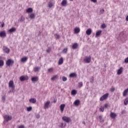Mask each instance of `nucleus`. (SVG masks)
Returning <instances> with one entry per match:
<instances>
[{"label": "nucleus", "instance_id": "nucleus-1", "mask_svg": "<svg viewBox=\"0 0 128 128\" xmlns=\"http://www.w3.org/2000/svg\"><path fill=\"white\" fill-rule=\"evenodd\" d=\"M108 94H109L108 93H106V94H104V95H103L100 98V102H102L103 100H106V98H108Z\"/></svg>", "mask_w": 128, "mask_h": 128}, {"label": "nucleus", "instance_id": "nucleus-2", "mask_svg": "<svg viewBox=\"0 0 128 128\" xmlns=\"http://www.w3.org/2000/svg\"><path fill=\"white\" fill-rule=\"evenodd\" d=\"M8 86L12 88V92H14V81L10 80L9 82Z\"/></svg>", "mask_w": 128, "mask_h": 128}, {"label": "nucleus", "instance_id": "nucleus-3", "mask_svg": "<svg viewBox=\"0 0 128 128\" xmlns=\"http://www.w3.org/2000/svg\"><path fill=\"white\" fill-rule=\"evenodd\" d=\"M20 82H24V80H28V76H22L20 78Z\"/></svg>", "mask_w": 128, "mask_h": 128}, {"label": "nucleus", "instance_id": "nucleus-4", "mask_svg": "<svg viewBox=\"0 0 128 128\" xmlns=\"http://www.w3.org/2000/svg\"><path fill=\"white\" fill-rule=\"evenodd\" d=\"M92 57L90 56H86L84 59V61L86 64H90V62Z\"/></svg>", "mask_w": 128, "mask_h": 128}, {"label": "nucleus", "instance_id": "nucleus-5", "mask_svg": "<svg viewBox=\"0 0 128 128\" xmlns=\"http://www.w3.org/2000/svg\"><path fill=\"white\" fill-rule=\"evenodd\" d=\"M4 120L6 122H8L10 120H12V116H10L8 115H4Z\"/></svg>", "mask_w": 128, "mask_h": 128}, {"label": "nucleus", "instance_id": "nucleus-6", "mask_svg": "<svg viewBox=\"0 0 128 128\" xmlns=\"http://www.w3.org/2000/svg\"><path fill=\"white\" fill-rule=\"evenodd\" d=\"M50 102L49 100H48L44 104V110H48V108H50Z\"/></svg>", "mask_w": 128, "mask_h": 128}, {"label": "nucleus", "instance_id": "nucleus-7", "mask_svg": "<svg viewBox=\"0 0 128 128\" xmlns=\"http://www.w3.org/2000/svg\"><path fill=\"white\" fill-rule=\"evenodd\" d=\"M6 64L8 66H12V64H14V60H12V59H8L6 62Z\"/></svg>", "mask_w": 128, "mask_h": 128}, {"label": "nucleus", "instance_id": "nucleus-8", "mask_svg": "<svg viewBox=\"0 0 128 128\" xmlns=\"http://www.w3.org/2000/svg\"><path fill=\"white\" fill-rule=\"evenodd\" d=\"M62 120L66 122H70V117H68L66 116H64L62 118Z\"/></svg>", "mask_w": 128, "mask_h": 128}, {"label": "nucleus", "instance_id": "nucleus-9", "mask_svg": "<svg viewBox=\"0 0 128 128\" xmlns=\"http://www.w3.org/2000/svg\"><path fill=\"white\" fill-rule=\"evenodd\" d=\"M6 31H1L0 32V38H6Z\"/></svg>", "mask_w": 128, "mask_h": 128}, {"label": "nucleus", "instance_id": "nucleus-10", "mask_svg": "<svg viewBox=\"0 0 128 128\" xmlns=\"http://www.w3.org/2000/svg\"><path fill=\"white\" fill-rule=\"evenodd\" d=\"M60 4L62 6H68V0H62Z\"/></svg>", "mask_w": 128, "mask_h": 128}, {"label": "nucleus", "instance_id": "nucleus-11", "mask_svg": "<svg viewBox=\"0 0 128 128\" xmlns=\"http://www.w3.org/2000/svg\"><path fill=\"white\" fill-rule=\"evenodd\" d=\"M110 118H113L114 120V118H116L117 115H116V114L114 112H111L110 114Z\"/></svg>", "mask_w": 128, "mask_h": 128}, {"label": "nucleus", "instance_id": "nucleus-12", "mask_svg": "<svg viewBox=\"0 0 128 128\" xmlns=\"http://www.w3.org/2000/svg\"><path fill=\"white\" fill-rule=\"evenodd\" d=\"M123 70L124 68H122V67L120 68L117 72V74H118V76L122 74Z\"/></svg>", "mask_w": 128, "mask_h": 128}, {"label": "nucleus", "instance_id": "nucleus-13", "mask_svg": "<svg viewBox=\"0 0 128 128\" xmlns=\"http://www.w3.org/2000/svg\"><path fill=\"white\" fill-rule=\"evenodd\" d=\"M30 104H36V99L34 98H31L29 100Z\"/></svg>", "mask_w": 128, "mask_h": 128}, {"label": "nucleus", "instance_id": "nucleus-14", "mask_svg": "<svg viewBox=\"0 0 128 128\" xmlns=\"http://www.w3.org/2000/svg\"><path fill=\"white\" fill-rule=\"evenodd\" d=\"M74 34H79L80 32V28L79 27H76L74 28Z\"/></svg>", "mask_w": 128, "mask_h": 128}, {"label": "nucleus", "instance_id": "nucleus-15", "mask_svg": "<svg viewBox=\"0 0 128 128\" xmlns=\"http://www.w3.org/2000/svg\"><path fill=\"white\" fill-rule=\"evenodd\" d=\"M3 50L6 54H8L10 52V48H8L6 46H4Z\"/></svg>", "mask_w": 128, "mask_h": 128}, {"label": "nucleus", "instance_id": "nucleus-16", "mask_svg": "<svg viewBox=\"0 0 128 128\" xmlns=\"http://www.w3.org/2000/svg\"><path fill=\"white\" fill-rule=\"evenodd\" d=\"M64 108H66L65 104H62L60 106V110L61 112H64Z\"/></svg>", "mask_w": 128, "mask_h": 128}, {"label": "nucleus", "instance_id": "nucleus-17", "mask_svg": "<svg viewBox=\"0 0 128 128\" xmlns=\"http://www.w3.org/2000/svg\"><path fill=\"white\" fill-rule=\"evenodd\" d=\"M78 43H74L72 45V48L73 50H76V48H78Z\"/></svg>", "mask_w": 128, "mask_h": 128}, {"label": "nucleus", "instance_id": "nucleus-18", "mask_svg": "<svg viewBox=\"0 0 128 128\" xmlns=\"http://www.w3.org/2000/svg\"><path fill=\"white\" fill-rule=\"evenodd\" d=\"M128 88H127L124 91V92L122 93V96H128Z\"/></svg>", "mask_w": 128, "mask_h": 128}, {"label": "nucleus", "instance_id": "nucleus-19", "mask_svg": "<svg viewBox=\"0 0 128 128\" xmlns=\"http://www.w3.org/2000/svg\"><path fill=\"white\" fill-rule=\"evenodd\" d=\"M40 70V67H38V66H36L34 68V70L35 72H38Z\"/></svg>", "mask_w": 128, "mask_h": 128}, {"label": "nucleus", "instance_id": "nucleus-20", "mask_svg": "<svg viewBox=\"0 0 128 128\" xmlns=\"http://www.w3.org/2000/svg\"><path fill=\"white\" fill-rule=\"evenodd\" d=\"M80 101L79 100H76L74 101V106H78L80 105Z\"/></svg>", "mask_w": 128, "mask_h": 128}, {"label": "nucleus", "instance_id": "nucleus-21", "mask_svg": "<svg viewBox=\"0 0 128 128\" xmlns=\"http://www.w3.org/2000/svg\"><path fill=\"white\" fill-rule=\"evenodd\" d=\"M102 31L100 30H98L96 32V38H98V36H100V34H102Z\"/></svg>", "mask_w": 128, "mask_h": 128}, {"label": "nucleus", "instance_id": "nucleus-22", "mask_svg": "<svg viewBox=\"0 0 128 128\" xmlns=\"http://www.w3.org/2000/svg\"><path fill=\"white\" fill-rule=\"evenodd\" d=\"M58 64L59 66H60V64H64V58H62V57L60 58Z\"/></svg>", "mask_w": 128, "mask_h": 128}, {"label": "nucleus", "instance_id": "nucleus-23", "mask_svg": "<svg viewBox=\"0 0 128 128\" xmlns=\"http://www.w3.org/2000/svg\"><path fill=\"white\" fill-rule=\"evenodd\" d=\"M86 34L88 36H90L92 34V29L88 28L86 30Z\"/></svg>", "mask_w": 128, "mask_h": 128}, {"label": "nucleus", "instance_id": "nucleus-24", "mask_svg": "<svg viewBox=\"0 0 128 128\" xmlns=\"http://www.w3.org/2000/svg\"><path fill=\"white\" fill-rule=\"evenodd\" d=\"M76 72H72L70 74V78H76Z\"/></svg>", "mask_w": 128, "mask_h": 128}, {"label": "nucleus", "instance_id": "nucleus-25", "mask_svg": "<svg viewBox=\"0 0 128 128\" xmlns=\"http://www.w3.org/2000/svg\"><path fill=\"white\" fill-rule=\"evenodd\" d=\"M31 80L32 82H38V76H34L32 78Z\"/></svg>", "mask_w": 128, "mask_h": 128}, {"label": "nucleus", "instance_id": "nucleus-26", "mask_svg": "<svg viewBox=\"0 0 128 128\" xmlns=\"http://www.w3.org/2000/svg\"><path fill=\"white\" fill-rule=\"evenodd\" d=\"M16 30V28H11L9 30V32L12 33V32H14Z\"/></svg>", "mask_w": 128, "mask_h": 128}, {"label": "nucleus", "instance_id": "nucleus-27", "mask_svg": "<svg viewBox=\"0 0 128 128\" xmlns=\"http://www.w3.org/2000/svg\"><path fill=\"white\" fill-rule=\"evenodd\" d=\"M76 94H78V91L76 90H73L71 92L72 96H76Z\"/></svg>", "mask_w": 128, "mask_h": 128}, {"label": "nucleus", "instance_id": "nucleus-28", "mask_svg": "<svg viewBox=\"0 0 128 128\" xmlns=\"http://www.w3.org/2000/svg\"><path fill=\"white\" fill-rule=\"evenodd\" d=\"M26 12L28 13H32L34 12V10H32V8H28L26 10Z\"/></svg>", "mask_w": 128, "mask_h": 128}, {"label": "nucleus", "instance_id": "nucleus-29", "mask_svg": "<svg viewBox=\"0 0 128 128\" xmlns=\"http://www.w3.org/2000/svg\"><path fill=\"white\" fill-rule=\"evenodd\" d=\"M28 60V57H24L21 59L22 62H26Z\"/></svg>", "mask_w": 128, "mask_h": 128}, {"label": "nucleus", "instance_id": "nucleus-30", "mask_svg": "<svg viewBox=\"0 0 128 128\" xmlns=\"http://www.w3.org/2000/svg\"><path fill=\"white\" fill-rule=\"evenodd\" d=\"M58 78V75H54L51 78V80H56V78Z\"/></svg>", "mask_w": 128, "mask_h": 128}, {"label": "nucleus", "instance_id": "nucleus-31", "mask_svg": "<svg viewBox=\"0 0 128 128\" xmlns=\"http://www.w3.org/2000/svg\"><path fill=\"white\" fill-rule=\"evenodd\" d=\"M128 98L127 97L124 100V106H128Z\"/></svg>", "mask_w": 128, "mask_h": 128}, {"label": "nucleus", "instance_id": "nucleus-32", "mask_svg": "<svg viewBox=\"0 0 128 128\" xmlns=\"http://www.w3.org/2000/svg\"><path fill=\"white\" fill-rule=\"evenodd\" d=\"M30 18L32 19H34V18H36V15L32 13L30 15Z\"/></svg>", "mask_w": 128, "mask_h": 128}, {"label": "nucleus", "instance_id": "nucleus-33", "mask_svg": "<svg viewBox=\"0 0 128 128\" xmlns=\"http://www.w3.org/2000/svg\"><path fill=\"white\" fill-rule=\"evenodd\" d=\"M48 72L49 73L52 72H54V68H48Z\"/></svg>", "mask_w": 128, "mask_h": 128}, {"label": "nucleus", "instance_id": "nucleus-34", "mask_svg": "<svg viewBox=\"0 0 128 128\" xmlns=\"http://www.w3.org/2000/svg\"><path fill=\"white\" fill-rule=\"evenodd\" d=\"M100 112H104V107L101 106L100 108Z\"/></svg>", "mask_w": 128, "mask_h": 128}, {"label": "nucleus", "instance_id": "nucleus-35", "mask_svg": "<svg viewBox=\"0 0 128 128\" xmlns=\"http://www.w3.org/2000/svg\"><path fill=\"white\" fill-rule=\"evenodd\" d=\"M67 52H68V48H64L62 51V54H66Z\"/></svg>", "mask_w": 128, "mask_h": 128}, {"label": "nucleus", "instance_id": "nucleus-36", "mask_svg": "<svg viewBox=\"0 0 128 128\" xmlns=\"http://www.w3.org/2000/svg\"><path fill=\"white\" fill-rule=\"evenodd\" d=\"M27 108V112H32V107L30 106L26 108Z\"/></svg>", "mask_w": 128, "mask_h": 128}, {"label": "nucleus", "instance_id": "nucleus-37", "mask_svg": "<svg viewBox=\"0 0 128 128\" xmlns=\"http://www.w3.org/2000/svg\"><path fill=\"white\" fill-rule=\"evenodd\" d=\"M48 8H52V6H54V4H52V3L50 2L48 4Z\"/></svg>", "mask_w": 128, "mask_h": 128}, {"label": "nucleus", "instance_id": "nucleus-38", "mask_svg": "<svg viewBox=\"0 0 128 128\" xmlns=\"http://www.w3.org/2000/svg\"><path fill=\"white\" fill-rule=\"evenodd\" d=\"M62 80L63 82H66V80H68V78H66V76H63L62 77Z\"/></svg>", "mask_w": 128, "mask_h": 128}, {"label": "nucleus", "instance_id": "nucleus-39", "mask_svg": "<svg viewBox=\"0 0 128 128\" xmlns=\"http://www.w3.org/2000/svg\"><path fill=\"white\" fill-rule=\"evenodd\" d=\"M4 60H0V66H2L4 64Z\"/></svg>", "mask_w": 128, "mask_h": 128}, {"label": "nucleus", "instance_id": "nucleus-40", "mask_svg": "<svg viewBox=\"0 0 128 128\" xmlns=\"http://www.w3.org/2000/svg\"><path fill=\"white\" fill-rule=\"evenodd\" d=\"M24 16H22L21 18L20 19V22H24Z\"/></svg>", "mask_w": 128, "mask_h": 128}, {"label": "nucleus", "instance_id": "nucleus-41", "mask_svg": "<svg viewBox=\"0 0 128 128\" xmlns=\"http://www.w3.org/2000/svg\"><path fill=\"white\" fill-rule=\"evenodd\" d=\"M101 28H106V24H102Z\"/></svg>", "mask_w": 128, "mask_h": 128}, {"label": "nucleus", "instance_id": "nucleus-42", "mask_svg": "<svg viewBox=\"0 0 128 128\" xmlns=\"http://www.w3.org/2000/svg\"><path fill=\"white\" fill-rule=\"evenodd\" d=\"M78 86V88H82V82H79Z\"/></svg>", "mask_w": 128, "mask_h": 128}, {"label": "nucleus", "instance_id": "nucleus-43", "mask_svg": "<svg viewBox=\"0 0 128 128\" xmlns=\"http://www.w3.org/2000/svg\"><path fill=\"white\" fill-rule=\"evenodd\" d=\"M114 90H115L114 87L112 86L111 88L110 89V92H114Z\"/></svg>", "mask_w": 128, "mask_h": 128}, {"label": "nucleus", "instance_id": "nucleus-44", "mask_svg": "<svg viewBox=\"0 0 128 128\" xmlns=\"http://www.w3.org/2000/svg\"><path fill=\"white\" fill-rule=\"evenodd\" d=\"M109 107H110V106L108 104H106L104 105V108H109Z\"/></svg>", "mask_w": 128, "mask_h": 128}, {"label": "nucleus", "instance_id": "nucleus-45", "mask_svg": "<svg viewBox=\"0 0 128 128\" xmlns=\"http://www.w3.org/2000/svg\"><path fill=\"white\" fill-rule=\"evenodd\" d=\"M54 36H55L56 38H57V39H58L60 38V35H58V34H56L54 35Z\"/></svg>", "mask_w": 128, "mask_h": 128}, {"label": "nucleus", "instance_id": "nucleus-46", "mask_svg": "<svg viewBox=\"0 0 128 128\" xmlns=\"http://www.w3.org/2000/svg\"><path fill=\"white\" fill-rule=\"evenodd\" d=\"M51 49L50 48H48L46 50V52H48V54H50V52Z\"/></svg>", "mask_w": 128, "mask_h": 128}, {"label": "nucleus", "instance_id": "nucleus-47", "mask_svg": "<svg viewBox=\"0 0 128 128\" xmlns=\"http://www.w3.org/2000/svg\"><path fill=\"white\" fill-rule=\"evenodd\" d=\"M124 62H126V64H128V57L125 59Z\"/></svg>", "mask_w": 128, "mask_h": 128}, {"label": "nucleus", "instance_id": "nucleus-48", "mask_svg": "<svg viewBox=\"0 0 128 128\" xmlns=\"http://www.w3.org/2000/svg\"><path fill=\"white\" fill-rule=\"evenodd\" d=\"M60 126H61L62 128H63L64 126H66V124H64V123H62V124H61V125Z\"/></svg>", "mask_w": 128, "mask_h": 128}, {"label": "nucleus", "instance_id": "nucleus-49", "mask_svg": "<svg viewBox=\"0 0 128 128\" xmlns=\"http://www.w3.org/2000/svg\"><path fill=\"white\" fill-rule=\"evenodd\" d=\"M100 14H104V10L102 9V10H100Z\"/></svg>", "mask_w": 128, "mask_h": 128}, {"label": "nucleus", "instance_id": "nucleus-50", "mask_svg": "<svg viewBox=\"0 0 128 128\" xmlns=\"http://www.w3.org/2000/svg\"><path fill=\"white\" fill-rule=\"evenodd\" d=\"M98 118L100 120H101L102 119V116H98Z\"/></svg>", "mask_w": 128, "mask_h": 128}, {"label": "nucleus", "instance_id": "nucleus-51", "mask_svg": "<svg viewBox=\"0 0 128 128\" xmlns=\"http://www.w3.org/2000/svg\"><path fill=\"white\" fill-rule=\"evenodd\" d=\"M18 128H24V126L20 125V126H18Z\"/></svg>", "mask_w": 128, "mask_h": 128}, {"label": "nucleus", "instance_id": "nucleus-52", "mask_svg": "<svg viewBox=\"0 0 128 128\" xmlns=\"http://www.w3.org/2000/svg\"><path fill=\"white\" fill-rule=\"evenodd\" d=\"M2 100L4 102V100H6V96H2Z\"/></svg>", "mask_w": 128, "mask_h": 128}, {"label": "nucleus", "instance_id": "nucleus-53", "mask_svg": "<svg viewBox=\"0 0 128 128\" xmlns=\"http://www.w3.org/2000/svg\"><path fill=\"white\" fill-rule=\"evenodd\" d=\"M36 118H40V116L38 114L36 116Z\"/></svg>", "mask_w": 128, "mask_h": 128}, {"label": "nucleus", "instance_id": "nucleus-54", "mask_svg": "<svg viewBox=\"0 0 128 128\" xmlns=\"http://www.w3.org/2000/svg\"><path fill=\"white\" fill-rule=\"evenodd\" d=\"M91 0V2H94V3L96 2H97L96 0Z\"/></svg>", "mask_w": 128, "mask_h": 128}, {"label": "nucleus", "instance_id": "nucleus-55", "mask_svg": "<svg viewBox=\"0 0 128 128\" xmlns=\"http://www.w3.org/2000/svg\"><path fill=\"white\" fill-rule=\"evenodd\" d=\"M104 120L103 119H102L101 120H100V122H102V124H104Z\"/></svg>", "mask_w": 128, "mask_h": 128}, {"label": "nucleus", "instance_id": "nucleus-56", "mask_svg": "<svg viewBox=\"0 0 128 128\" xmlns=\"http://www.w3.org/2000/svg\"><path fill=\"white\" fill-rule=\"evenodd\" d=\"M126 22H128V16H126Z\"/></svg>", "mask_w": 128, "mask_h": 128}, {"label": "nucleus", "instance_id": "nucleus-57", "mask_svg": "<svg viewBox=\"0 0 128 128\" xmlns=\"http://www.w3.org/2000/svg\"><path fill=\"white\" fill-rule=\"evenodd\" d=\"M4 23H3L2 24V28H4Z\"/></svg>", "mask_w": 128, "mask_h": 128}, {"label": "nucleus", "instance_id": "nucleus-58", "mask_svg": "<svg viewBox=\"0 0 128 128\" xmlns=\"http://www.w3.org/2000/svg\"><path fill=\"white\" fill-rule=\"evenodd\" d=\"M54 104H56V100L54 101Z\"/></svg>", "mask_w": 128, "mask_h": 128}, {"label": "nucleus", "instance_id": "nucleus-59", "mask_svg": "<svg viewBox=\"0 0 128 128\" xmlns=\"http://www.w3.org/2000/svg\"><path fill=\"white\" fill-rule=\"evenodd\" d=\"M82 124H86V122H83Z\"/></svg>", "mask_w": 128, "mask_h": 128}, {"label": "nucleus", "instance_id": "nucleus-60", "mask_svg": "<svg viewBox=\"0 0 128 128\" xmlns=\"http://www.w3.org/2000/svg\"><path fill=\"white\" fill-rule=\"evenodd\" d=\"M70 2H72L74 0H69Z\"/></svg>", "mask_w": 128, "mask_h": 128}, {"label": "nucleus", "instance_id": "nucleus-61", "mask_svg": "<svg viewBox=\"0 0 128 128\" xmlns=\"http://www.w3.org/2000/svg\"><path fill=\"white\" fill-rule=\"evenodd\" d=\"M2 76H0V78H1Z\"/></svg>", "mask_w": 128, "mask_h": 128}]
</instances>
